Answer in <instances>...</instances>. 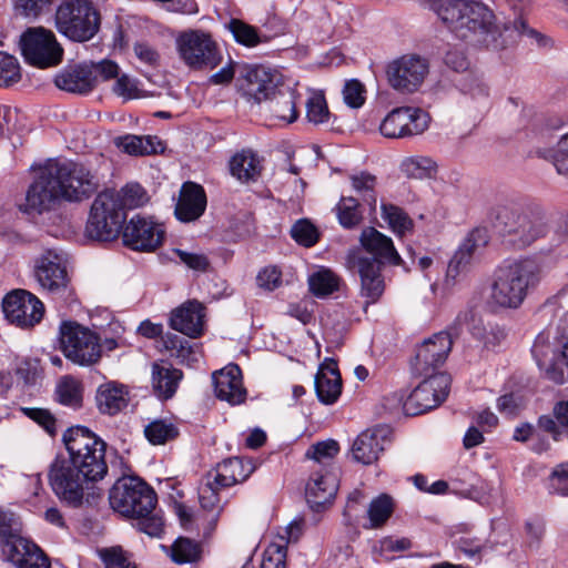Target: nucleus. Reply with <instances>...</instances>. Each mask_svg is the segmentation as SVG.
Masks as SVG:
<instances>
[{
  "mask_svg": "<svg viewBox=\"0 0 568 568\" xmlns=\"http://www.w3.org/2000/svg\"><path fill=\"white\" fill-rule=\"evenodd\" d=\"M144 434L151 444L162 445L169 440L174 439L179 432L173 423L163 419H156L145 426Z\"/></svg>",
  "mask_w": 568,
  "mask_h": 568,
  "instance_id": "8fccbe9b",
  "label": "nucleus"
},
{
  "mask_svg": "<svg viewBox=\"0 0 568 568\" xmlns=\"http://www.w3.org/2000/svg\"><path fill=\"white\" fill-rule=\"evenodd\" d=\"M306 118L308 122L322 124L328 121L329 111L323 93L312 92L306 103Z\"/></svg>",
  "mask_w": 568,
  "mask_h": 568,
  "instance_id": "6e6d98bb",
  "label": "nucleus"
},
{
  "mask_svg": "<svg viewBox=\"0 0 568 568\" xmlns=\"http://www.w3.org/2000/svg\"><path fill=\"white\" fill-rule=\"evenodd\" d=\"M53 0H14V8L24 17L37 18L50 10Z\"/></svg>",
  "mask_w": 568,
  "mask_h": 568,
  "instance_id": "69168bd1",
  "label": "nucleus"
},
{
  "mask_svg": "<svg viewBox=\"0 0 568 568\" xmlns=\"http://www.w3.org/2000/svg\"><path fill=\"white\" fill-rule=\"evenodd\" d=\"M113 92L124 100H132L141 97L138 88V81L125 73L116 78L113 85Z\"/></svg>",
  "mask_w": 568,
  "mask_h": 568,
  "instance_id": "0e129e2a",
  "label": "nucleus"
},
{
  "mask_svg": "<svg viewBox=\"0 0 568 568\" xmlns=\"http://www.w3.org/2000/svg\"><path fill=\"white\" fill-rule=\"evenodd\" d=\"M34 178L29 185L26 200L19 204L20 211L41 214L50 211L61 202L50 159L38 166H32Z\"/></svg>",
  "mask_w": 568,
  "mask_h": 568,
  "instance_id": "ddd939ff",
  "label": "nucleus"
},
{
  "mask_svg": "<svg viewBox=\"0 0 568 568\" xmlns=\"http://www.w3.org/2000/svg\"><path fill=\"white\" fill-rule=\"evenodd\" d=\"M49 484L55 496L71 507H80L94 484L68 458L57 457L50 465Z\"/></svg>",
  "mask_w": 568,
  "mask_h": 568,
  "instance_id": "0eeeda50",
  "label": "nucleus"
},
{
  "mask_svg": "<svg viewBox=\"0 0 568 568\" xmlns=\"http://www.w3.org/2000/svg\"><path fill=\"white\" fill-rule=\"evenodd\" d=\"M154 394L163 400L172 398L183 378L182 371L166 362H155L151 369Z\"/></svg>",
  "mask_w": 568,
  "mask_h": 568,
  "instance_id": "473e14b6",
  "label": "nucleus"
},
{
  "mask_svg": "<svg viewBox=\"0 0 568 568\" xmlns=\"http://www.w3.org/2000/svg\"><path fill=\"white\" fill-rule=\"evenodd\" d=\"M286 551L284 544L272 541L264 550L261 568H286Z\"/></svg>",
  "mask_w": 568,
  "mask_h": 568,
  "instance_id": "bf43d9fd",
  "label": "nucleus"
},
{
  "mask_svg": "<svg viewBox=\"0 0 568 568\" xmlns=\"http://www.w3.org/2000/svg\"><path fill=\"white\" fill-rule=\"evenodd\" d=\"M537 155L550 162L558 174L568 176V132L554 146L539 148Z\"/></svg>",
  "mask_w": 568,
  "mask_h": 568,
  "instance_id": "37998d69",
  "label": "nucleus"
},
{
  "mask_svg": "<svg viewBox=\"0 0 568 568\" xmlns=\"http://www.w3.org/2000/svg\"><path fill=\"white\" fill-rule=\"evenodd\" d=\"M429 123L430 115L423 109L399 106L386 114L379 124V131L388 139H404L424 133Z\"/></svg>",
  "mask_w": 568,
  "mask_h": 568,
  "instance_id": "dca6fc26",
  "label": "nucleus"
},
{
  "mask_svg": "<svg viewBox=\"0 0 568 568\" xmlns=\"http://www.w3.org/2000/svg\"><path fill=\"white\" fill-rule=\"evenodd\" d=\"M255 467L250 459L233 457L217 465L215 470L207 473L221 487H231L246 480Z\"/></svg>",
  "mask_w": 568,
  "mask_h": 568,
  "instance_id": "72a5a7b5",
  "label": "nucleus"
},
{
  "mask_svg": "<svg viewBox=\"0 0 568 568\" xmlns=\"http://www.w3.org/2000/svg\"><path fill=\"white\" fill-rule=\"evenodd\" d=\"M165 236L163 224L152 217L136 214L123 227V243L139 252H153L162 245Z\"/></svg>",
  "mask_w": 568,
  "mask_h": 568,
  "instance_id": "a211bd4d",
  "label": "nucleus"
},
{
  "mask_svg": "<svg viewBox=\"0 0 568 568\" xmlns=\"http://www.w3.org/2000/svg\"><path fill=\"white\" fill-rule=\"evenodd\" d=\"M21 78L22 70L18 59L12 54L0 51V87L14 85Z\"/></svg>",
  "mask_w": 568,
  "mask_h": 568,
  "instance_id": "603ef678",
  "label": "nucleus"
},
{
  "mask_svg": "<svg viewBox=\"0 0 568 568\" xmlns=\"http://www.w3.org/2000/svg\"><path fill=\"white\" fill-rule=\"evenodd\" d=\"M314 384L317 397L323 404L331 405L338 399L342 393V378L333 361L320 366Z\"/></svg>",
  "mask_w": 568,
  "mask_h": 568,
  "instance_id": "f704fd0d",
  "label": "nucleus"
},
{
  "mask_svg": "<svg viewBox=\"0 0 568 568\" xmlns=\"http://www.w3.org/2000/svg\"><path fill=\"white\" fill-rule=\"evenodd\" d=\"M3 554L16 568H51L47 554L27 538H14L3 544Z\"/></svg>",
  "mask_w": 568,
  "mask_h": 568,
  "instance_id": "393cba45",
  "label": "nucleus"
},
{
  "mask_svg": "<svg viewBox=\"0 0 568 568\" xmlns=\"http://www.w3.org/2000/svg\"><path fill=\"white\" fill-rule=\"evenodd\" d=\"M549 485L552 493L568 496V463H561L552 469Z\"/></svg>",
  "mask_w": 568,
  "mask_h": 568,
  "instance_id": "774afa93",
  "label": "nucleus"
},
{
  "mask_svg": "<svg viewBox=\"0 0 568 568\" xmlns=\"http://www.w3.org/2000/svg\"><path fill=\"white\" fill-rule=\"evenodd\" d=\"M214 392L219 399L239 405L246 398L242 372L235 364L227 365L213 374Z\"/></svg>",
  "mask_w": 568,
  "mask_h": 568,
  "instance_id": "a878e982",
  "label": "nucleus"
},
{
  "mask_svg": "<svg viewBox=\"0 0 568 568\" xmlns=\"http://www.w3.org/2000/svg\"><path fill=\"white\" fill-rule=\"evenodd\" d=\"M2 308L6 318L22 328L34 326L44 315L43 303L26 290L8 293L3 298Z\"/></svg>",
  "mask_w": 568,
  "mask_h": 568,
  "instance_id": "f3484780",
  "label": "nucleus"
},
{
  "mask_svg": "<svg viewBox=\"0 0 568 568\" xmlns=\"http://www.w3.org/2000/svg\"><path fill=\"white\" fill-rule=\"evenodd\" d=\"M180 59L191 69H214L222 61V53L212 38H178Z\"/></svg>",
  "mask_w": 568,
  "mask_h": 568,
  "instance_id": "412c9836",
  "label": "nucleus"
},
{
  "mask_svg": "<svg viewBox=\"0 0 568 568\" xmlns=\"http://www.w3.org/2000/svg\"><path fill=\"white\" fill-rule=\"evenodd\" d=\"M428 61L418 54H404L388 63L386 69L389 85L402 93H413L428 74Z\"/></svg>",
  "mask_w": 568,
  "mask_h": 568,
  "instance_id": "2eb2a0df",
  "label": "nucleus"
},
{
  "mask_svg": "<svg viewBox=\"0 0 568 568\" xmlns=\"http://www.w3.org/2000/svg\"><path fill=\"white\" fill-rule=\"evenodd\" d=\"M155 138L153 136H138V135H125L119 138L116 144L125 153L131 155H146L156 152L154 145Z\"/></svg>",
  "mask_w": 568,
  "mask_h": 568,
  "instance_id": "09e8293b",
  "label": "nucleus"
},
{
  "mask_svg": "<svg viewBox=\"0 0 568 568\" xmlns=\"http://www.w3.org/2000/svg\"><path fill=\"white\" fill-rule=\"evenodd\" d=\"M97 403L101 413L115 415L129 404V392L126 387L116 382L102 384L98 388Z\"/></svg>",
  "mask_w": 568,
  "mask_h": 568,
  "instance_id": "4c0bfd02",
  "label": "nucleus"
},
{
  "mask_svg": "<svg viewBox=\"0 0 568 568\" xmlns=\"http://www.w3.org/2000/svg\"><path fill=\"white\" fill-rule=\"evenodd\" d=\"M23 414L39 424L43 429L51 436H54L57 433V420L54 416L44 408H36V407H23Z\"/></svg>",
  "mask_w": 568,
  "mask_h": 568,
  "instance_id": "680f3d73",
  "label": "nucleus"
},
{
  "mask_svg": "<svg viewBox=\"0 0 568 568\" xmlns=\"http://www.w3.org/2000/svg\"><path fill=\"white\" fill-rule=\"evenodd\" d=\"M485 244L486 236L479 230L473 231L464 240L448 264L445 277L446 287L454 286L458 277L469 271Z\"/></svg>",
  "mask_w": 568,
  "mask_h": 568,
  "instance_id": "b1692460",
  "label": "nucleus"
},
{
  "mask_svg": "<svg viewBox=\"0 0 568 568\" xmlns=\"http://www.w3.org/2000/svg\"><path fill=\"white\" fill-rule=\"evenodd\" d=\"M352 189L361 196L366 203L371 212H376L377 206V178L366 171L352 174L349 176Z\"/></svg>",
  "mask_w": 568,
  "mask_h": 568,
  "instance_id": "79ce46f5",
  "label": "nucleus"
},
{
  "mask_svg": "<svg viewBox=\"0 0 568 568\" xmlns=\"http://www.w3.org/2000/svg\"><path fill=\"white\" fill-rule=\"evenodd\" d=\"M201 556V547L196 541L180 537L171 548L172 560L176 564H187L196 561Z\"/></svg>",
  "mask_w": 568,
  "mask_h": 568,
  "instance_id": "3c124183",
  "label": "nucleus"
},
{
  "mask_svg": "<svg viewBox=\"0 0 568 568\" xmlns=\"http://www.w3.org/2000/svg\"><path fill=\"white\" fill-rule=\"evenodd\" d=\"M55 26L62 36H95L100 13L88 0H67L57 9Z\"/></svg>",
  "mask_w": 568,
  "mask_h": 568,
  "instance_id": "f8f14e48",
  "label": "nucleus"
},
{
  "mask_svg": "<svg viewBox=\"0 0 568 568\" xmlns=\"http://www.w3.org/2000/svg\"><path fill=\"white\" fill-rule=\"evenodd\" d=\"M337 493V479L329 471L314 474L306 486V500L312 508L329 504Z\"/></svg>",
  "mask_w": 568,
  "mask_h": 568,
  "instance_id": "e433bc0d",
  "label": "nucleus"
},
{
  "mask_svg": "<svg viewBox=\"0 0 568 568\" xmlns=\"http://www.w3.org/2000/svg\"><path fill=\"white\" fill-rule=\"evenodd\" d=\"M145 202V192L139 184H126L120 192H101L92 203L87 235L98 241L113 240L125 220V210L139 207Z\"/></svg>",
  "mask_w": 568,
  "mask_h": 568,
  "instance_id": "7ed1b4c3",
  "label": "nucleus"
},
{
  "mask_svg": "<svg viewBox=\"0 0 568 568\" xmlns=\"http://www.w3.org/2000/svg\"><path fill=\"white\" fill-rule=\"evenodd\" d=\"M114 48L142 67L156 69L160 67L161 54L158 49L143 38H118Z\"/></svg>",
  "mask_w": 568,
  "mask_h": 568,
  "instance_id": "2f4dec72",
  "label": "nucleus"
},
{
  "mask_svg": "<svg viewBox=\"0 0 568 568\" xmlns=\"http://www.w3.org/2000/svg\"><path fill=\"white\" fill-rule=\"evenodd\" d=\"M311 292L316 296H326L338 288V277L329 270H320L308 278Z\"/></svg>",
  "mask_w": 568,
  "mask_h": 568,
  "instance_id": "864d4df0",
  "label": "nucleus"
},
{
  "mask_svg": "<svg viewBox=\"0 0 568 568\" xmlns=\"http://www.w3.org/2000/svg\"><path fill=\"white\" fill-rule=\"evenodd\" d=\"M206 195L204 189L194 182H185L175 205V216L182 222L197 220L205 211Z\"/></svg>",
  "mask_w": 568,
  "mask_h": 568,
  "instance_id": "c756f323",
  "label": "nucleus"
},
{
  "mask_svg": "<svg viewBox=\"0 0 568 568\" xmlns=\"http://www.w3.org/2000/svg\"><path fill=\"white\" fill-rule=\"evenodd\" d=\"M453 341V335L448 332H438L424 339L416 351L415 374L419 376L434 374L433 372L446 362Z\"/></svg>",
  "mask_w": 568,
  "mask_h": 568,
  "instance_id": "4be33fe9",
  "label": "nucleus"
},
{
  "mask_svg": "<svg viewBox=\"0 0 568 568\" xmlns=\"http://www.w3.org/2000/svg\"><path fill=\"white\" fill-rule=\"evenodd\" d=\"M494 225L514 248H525L545 236L547 223L542 214L499 206L494 211Z\"/></svg>",
  "mask_w": 568,
  "mask_h": 568,
  "instance_id": "39448f33",
  "label": "nucleus"
},
{
  "mask_svg": "<svg viewBox=\"0 0 568 568\" xmlns=\"http://www.w3.org/2000/svg\"><path fill=\"white\" fill-rule=\"evenodd\" d=\"M365 88L358 80H349L343 89V98L345 103L353 108H361L365 102Z\"/></svg>",
  "mask_w": 568,
  "mask_h": 568,
  "instance_id": "e2e57ef3",
  "label": "nucleus"
},
{
  "mask_svg": "<svg viewBox=\"0 0 568 568\" xmlns=\"http://www.w3.org/2000/svg\"><path fill=\"white\" fill-rule=\"evenodd\" d=\"M437 165L435 161L427 156H410L403 160L400 170L408 178L428 179L436 173Z\"/></svg>",
  "mask_w": 568,
  "mask_h": 568,
  "instance_id": "de8ad7c7",
  "label": "nucleus"
},
{
  "mask_svg": "<svg viewBox=\"0 0 568 568\" xmlns=\"http://www.w3.org/2000/svg\"><path fill=\"white\" fill-rule=\"evenodd\" d=\"M381 216L389 230L398 237H403L413 232V220L402 207L395 204L382 202Z\"/></svg>",
  "mask_w": 568,
  "mask_h": 568,
  "instance_id": "ea45409f",
  "label": "nucleus"
},
{
  "mask_svg": "<svg viewBox=\"0 0 568 568\" xmlns=\"http://www.w3.org/2000/svg\"><path fill=\"white\" fill-rule=\"evenodd\" d=\"M69 460L94 485L108 474L105 443L82 426L71 427L63 434Z\"/></svg>",
  "mask_w": 568,
  "mask_h": 568,
  "instance_id": "20e7f679",
  "label": "nucleus"
},
{
  "mask_svg": "<svg viewBox=\"0 0 568 568\" xmlns=\"http://www.w3.org/2000/svg\"><path fill=\"white\" fill-rule=\"evenodd\" d=\"M403 402V410L407 415H419L439 406L448 396L450 377L446 373L425 375Z\"/></svg>",
  "mask_w": 568,
  "mask_h": 568,
  "instance_id": "4468645a",
  "label": "nucleus"
},
{
  "mask_svg": "<svg viewBox=\"0 0 568 568\" xmlns=\"http://www.w3.org/2000/svg\"><path fill=\"white\" fill-rule=\"evenodd\" d=\"M98 554L105 568H132L134 566L119 546L102 548Z\"/></svg>",
  "mask_w": 568,
  "mask_h": 568,
  "instance_id": "052dcab7",
  "label": "nucleus"
},
{
  "mask_svg": "<svg viewBox=\"0 0 568 568\" xmlns=\"http://www.w3.org/2000/svg\"><path fill=\"white\" fill-rule=\"evenodd\" d=\"M429 8L448 32L459 36H493L501 32L542 36L530 29L523 16L515 18L511 26L507 22L501 24L493 9L481 0H429Z\"/></svg>",
  "mask_w": 568,
  "mask_h": 568,
  "instance_id": "f257e3e1",
  "label": "nucleus"
},
{
  "mask_svg": "<svg viewBox=\"0 0 568 568\" xmlns=\"http://www.w3.org/2000/svg\"><path fill=\"white\" fill-rule=\"evenodd\" d=\"M61 201L81 202L97 192L98 181L83 165L50 159Z\"/></svg>",
  "mask_w": 568,
  "mask_h": 568,
  "instance_id": "9b49d317",
  "label": "nucleus"
},
{
  "mask_svg": "<svg viewBox=\"0 0 568 568\" xmlns=\"http://www.w3.org/2000/svg\"><path fill=\"white\" fill-rule=\"evenodd\" d=\"M222 488L213 477L206 474L199 487V503L202 513L194 515L192 509L184 504L175 505V514L185 530L203 528L206 534L214 529L223 509L220 497Z\"/></svg>",
  "mask_w": 568,
  "mask_h": 568,
  "instance_id": "6e6552de",
  "label": "nucleus"
},
{
  "mask_svg": "<svg viewBox=\"0 0 568 568\" xmlns=\"http://www.w3.org/2000/svg\"><path fill=\"white\" fill-rule=\"evenodd\" d=\"M204 307L197 301H187L172 311L170 326L189 337L195 338L203 332Z\"/></svg>",
  "mask_w": 568,
  "mask_h": 568,
  "instance_id": "c85d7f7f",
  "label": "nucleus"
},
{
  "mask_svg": "<svg viewBox=\"0 0 568 568\" xmlns=\"http://www.w3.org/2000/svg\"><path fill=\"white\" fill-rule=\"evenodd\" d=\"M57 400L64 406L79 408L82 406L83 388L79 379L63 376L55 386Z\"/></svg>",
  "mask_w": 568,
  "mask_h": 568,
  "instance_id": "c03bdc74",
  "label": "nucleus"
},
{
  "mask_svg": "<svg viewBox=\"0 0 568 568\" xmlns=\"http://www.w3.org/2000/svg\"><path fill=\"white\" fill-rule=\"evenodd\" d=\"M237 87L248 102H266L277 89L276 75L263 65L245 67L237 78Z\"/></svg>",
  "mask_w": 568,
  "mask_h": 568,
  "instance_id": "5701e85b",
  "label": "nucleus"
},
{
  "mask_svg": "<svg viewBox=\"0 0 568 568\" xmlns=\"http://www.w3.org/2000/svg\"><path fill=\"white\" fill-rule=\"evenodd\" d=\"M388 430L385 427L366 429L353 443L352 457L363 465H372L385 449L388 442Z\"/></svg>",
  "mask_w": 568,
  "mask_h": 568,
  "instance_id": "bb28decb",
  "label": "nucleus"
},
{
  "mask_svg": "<svg viewBox=\"0 0 568 568\" xmlns=\"http://www.w3.org/2000/svg\"><path fill=\"white\" fill-rule=\"evenodd\" d=\"M60 351L79 366H92L102 357L100 336L77 322L64 321L59 327Z\"/></svg>",
  "mask_w": 568,
  "mask_h": 568,
  "instance_id": "423d86ee",
  "label": "nucleus"
},
{
  "mask_svg": "<svg viewBox=\"0 0 568 568\" xmlns=\"http://www.w3.org/2000/svg\"><path fill=\"white\" fill-rule=\"evenodd\" d=\"M231 174L241 182L256 181L261 175L260 158L251 150H242L230 160Z\"/></svg>",
  "mask_w": 568,
  "mask_h": 568,
  "instance_id": "58836bf2",
  "label": "nucleus"
},
{
  "mask_svg": "<svg viewBox=\"0 0 568 568\" xmlns=\"http://www.w3.org/2000/svg\"><path fill=\"white\" fill-rule=\"evenodd\" d=\"M173 253L180 258L181 263L196 272H205L210 265L209 258L203 253L189 252L175 248Z\"/></svg>",
  "mask_w": 568,
  "mask_h": 568,
  "instance_id": "338daca9",
  "label": "nucleus"
},
{
  "mask_svg": "<svg viewBox=\"0 0 568 568\" xmlns=\"http://www.w3.org/2000/svg\"><path fill=\"white\" fill-rule=\"evenodd\" d=\"M346 265L349 270L357 271L359 274L361 295L366 298V304L376 303L385 290L379 263L375 258L364 255L361 251L353 250L346 256Z\"/></svg>",
  "mask_w": 568,
  "mask_h": 568,
  "instance_id": "6ab92c4d",
  "label": "nucleus"
},
{
  "mask_svg": "<svg viewBox=\"0 0 568 568\" xmlns=\"http://www.w3.org/2000/svg\"><path fill=\"white\" fill-rule=\"evenodd\" d=\"M541 265L532 258H508L495 270L488 305L494 310H517L541 280Z\"/></svg>",
  "mask_w": 568,
  "mask_h": 568,
  "instance_id": "f03ea898",
  "label": "nucleus"
},
{
  "mask_svg": "<svg viewBox=\"0 0 568 568\" xmlns=\"http://www.w3.org/2000/svg\"><path fill=\"white\" fill-rule=\"evenodd\" d=\"M54 83L61 90L85 94L97 85V75L88 64H81L57 74Z\"/></svg>",
  "mask_w": 568,
  "mask_h": 568,
  "instance_id": "c9c22d12",
  "label": "nucleus"
},
{
  "mask_svg": "<svg viewBox=\"0 0 568 568\" xmlns=\"http://www.w3.org/2000/svg\"><path fill=\"white\" fill-rule=\"evenodd\" d=\"M460 91L469 95L474 100L487 101L489 97V88L483 80V75L470 71L459 84Z\"/></svg>",
  "mask_w": 568,
  "mask_h": 568,
  "instance_id": "4d7b16f0",
  "label": "nucleus"
},
{
  "mask_svg": "<svg viewBox=\"0 0 568 568\" xmlns=\"http://www.w3.org/2000/svg\"><path fill=\"white\" fill-rule=\"evenodd\" d=\"M291 236L301 245L313 246L318 240L316 227L307 220L297 221L291 229Z\"/></svg>",
  "mask_w": 568,
  "mask_h": 568,
  "instance_id": "13d9d810",
  "label": "nucleus"
},
{
  "mask_svg": "<svg viewBox=\"0 0 568 568\" xmlns=\"http://www.w3.org/2000/svg\"><path fill=\"white\" fill-rule=\"evenodd\" d=\"M297 92L288 87L277 88L266 101V108L272 120L291 124L298 118Z\"/></svg>",
  "mask_w": 568,
  "mask_h": 568,
  "instance_id": "7c9ffc66",
  "label": "nucleus"
},
{
  "mask_svg": "<svg viewBox=\"0 0 568 568\" xmlns=\"http://www.w3.org/2000/svg\"><path fill=\"white\" fill-rule=\"evenodd\" d=\"M68 254L58 248L43 251L33 265V277L49 294L69 300L73 295L68 274Z\"/></svg>",
  "mask_w": 568,
  "mask_h": 568,
  "instance_id": "9d476101",
  "label": "nucleus"
},
{
  "mask_svg": "<svg viewBox=\"0 0 568 568\" xmlns=\"http://www.w3.org/2000/svg\"><path fill=\"white\" fill-rule=\"evenodd\" d=\"M164 346L171 356L182 364L193 365L201 358L197 346L176 334H168L164 338Z\"/></svg>",
  "mask_w": 568,
  "mask_h": 568,
  "instance_id": "a19ab883",
  "label": "nucleus"
},
{
  "mask_svg": "<svg viewBox=\"0 0 568 568\" xmlns=\"http://www.w3.org/2000/svg\"><path fill=\"white\" fill-rule=\"evenodd\" d=\"M18 48L23 61L40 70L55 68L63 61L64 49L57 38H19Z\"/></svg>",
  "mask_w": 568,
  "mask_h": 568,
  "instance_id": "aec40b11",
  "label": "nucleus"
},
{
  "mask_svg": "<svg viewBox=\"0 0 568 568\" xmlns=\"http://www.w3.org/2000/svg\"><path fill=\"white\" fill-rule=\"evenodd\" d=\"M339 452V445L334 439H326L310 446L305 456L320 465L327 466Z\"/></svg>",
  "mask_w": 568,
  "mask_h": 568,
  "instance_id": "5fc2aeb1",
  "label": "nucleus"
},
{
  "mask_svg": "<svg viewBox=\"0 0 568 568\" xmlns=\"http://www.w3.org/2000/svg\"><path fill=\"white\" fill-rule=\"evenodd\" d=\"M109 500L111 507L125 517H144L154 510L156 495L144 481L126 477L113 485Z\"/></svg>",
  "mask_w": 568,
  "mask_h": 568,
  "instance_id": "1a4fd4ad",
  "label": "nucleus"
},
{
  "mask_svg": "<svg viewBox=\"0 0 568 568\" xmlns=\"http://www.w3.org/2000/svg\"><path fill=\"white\" fill-rule=\"evenodd\" d=\"M359 242L367 253L373 255L379 266L382 264L400 265L402 257L396 251L393 240L374 227L362 231Z\"/></svg>",
  "mask_w": 568,
  "mask_h": 568,
  "instance_id": "cd10ccee",
  "label": "nucleus"
},
{
  "mask_svg": "<svg viewBox=\"0 0 568 568\" xmlns=\"http://www.w3.org/2000/svg\"><path fill=\"white\" fill-rule=\"evenodd\" d=\"M335 211L338 222L344 229L356 227L363 221L361 204L353 196H342Z\"/></svg>",
  "mask_w": 568,
  "mask_h": 568,
  "instance_id": "a18cd8bd",
  "label": "nucleus"
},
{
  "mask_svg": "<svg viewBox=\"0 0 568 568\" xmlns=\"http://www.w3.org/2000/svg\"><path fill=\"white\" fill-rule=\"evenodd\" d=\"M394 511V500L387 494H382L374 498L367 509L369 528L382 527Z\"/></svg>",
  "mask_w": 568,
  "mask_h": 568,
  "instance_id": "49530a36",
  "label": "nucleus"
}]
</instances>
